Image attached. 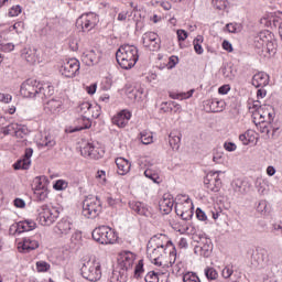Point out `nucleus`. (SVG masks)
<instances>
[{
    "mask_svg": "<svg viewBox=\"0 0 282 282\" xmlns=\"http://www.w3.org/2000/svg\"><path fill=\"white\" fill-rule=\"evenodd\" d=\"M138 58V47H135V45L123 44L116 52L117 63L122 69H131L132 67H135Z\"/></svg>",
    "mask_w": 282,
    "mask_h": 282,
    "instance_id": "f257e3e1",
    "label": "nucleus"
},
{
    "mask_svg": "<svg viewBox=\"0 0 282 282\" xmlns=\"http://www.w3.org/2000/svg\"><path fill=\"white\" fill-rule=\"evenodd\" d=\"M94 241L101 243L102 246H109L118 241V235L116 231L108 226H99L95 228L91 232Z\"/></svg>",
    "mask_w": 282,
    "mask_h": 282,
    "instance_id": "f03ea898",
    "label": "nucleus"
},
{
    "mask_svg": "<svg viewBox=\"0 0 282 282\" xmlns=\"http://www.w3.org/2000/svg\"><path fill=\"white\" fill-rule=\"evenodd\" d=\"M83 215L86 219H96L102 213V203L97 196H87L83 202Z\"/></svg>",
    "mask_w": 282,
    "mask_h": 282,
    "instance_id": "7ed1b4c3",
    "label": "nucleus"
},
{
    "mask_svg": "<svg viewBox=\"0 0 282 282\" xmlns=\"http://www.w3.org/2000/svg\"><path fill=\"white\" fill-rule=\"evenodd\" d=\"M58 215H61V212L56 207L42 205L37 208V221L41 226H52L58 219Z\"/></svg>",
    "mask_w": 282,
    "mask_h": 282,
    "instance_id": "20e7f679",
    "label": "nucleus"
},
{
    "mask_svg": "<svg viewBox=\"0 0 282 282\" xmlns=\"http://www.w3.org/2000/svg\"><path fill=\"white\" fill-rule=\"evenodd\" d=\"M82 276L87 281L96 282L100 281L102 271L100 270V262L96 260H89L80 268Z\"/></svg>",
    "mask_w": 282,
    "mask_h": 282,
    "instance_id": "39448f33",
    "label": "nucleus"
},
{
    "mask_svg": "<svg viewBox=\"0 0 282 282\" xmlns=\"http://www.w3.org/2000/svg\"><path fill=\"white\" fill-rule=\"evenodd\" d=\"M169 247L166 245L155 243L154 239L148 242L147 254L154 265H162V257L166 253Z\"/></svg>",
    "mask_w": 282,
    "mask_h": 282,
    "instance_id": "423d86ee",
    "label": "nucleus"
},
{
    "mask_svg": "<svg viewBox=\"0 0 282 282\" xmlns=\"http://www.w3.org/2000/svg\"><path fill=\"white\" fill-rule=\"evenodd\" d=\"M270 31L260 32V34L256 37V47L262 50L269 54V56H274L276 54V46H274V42L270 41Z\"/></svg>",
    "mask_w": 282,
    "mask_h": 282,
    "instance_id": "0eeeda50",
    "label": "nucleus"
},
{
    "mask_svg": "<svg viewBox=\"0 0 282 282\" xmlns=\"http://www.w3.org/2000/svg\"><path fill=\"white\" fill-rule=\"evenodd\" d=\"M90 109L91 104H89V101H85L78 106L77 111L82 115L79 121L83 122V124L69 130V133H76V131H83V129H89L91 127V119L89 118Z\"/></svg>",
    "mask_w": 282,
    "mask_h": 282,
    "instance_id": "6e6552de",
    "label": "nucleus"
},
{
    "mask_svg": "<svg viewBox=\"0 0 282 282\" xmlns=\"http://www.w3.org/2000/svg\"><path fill=\"white\" fill-rule=\"evenodd\" d=\"M99 21L100 18H98V14L93 12L84 13L77 19L76 25L84 32H91L98 25Z\"/></svg>",
    "mask_w": 282,
    "mask_h": 282,
    "instance_id": "1a4fd4ad",
    "label": "nucleus"
},
{
    "mask_svg": "<svg viewBox=\"0 0 282 282\" xmlns=\"http://www.w3.org/2000/svg\"><path fill=\"white\" fill-rule=\"evenodd\" d=\"M59 72L66 78H74V76H78L80 73V62L76 58L66 59L62 64Z\"/></svg>",
    "mask_w": 282,
    "mask_h": 282,
    "instance_id": "9d476101",
    "label": "nucleus"
},
{
    "mask_svg": "<svg viewBox=\"0 0 282 282\" xmlns=\"http://www.w3.org/2000/svg\"><path fill=\"white\" fill-rule=\"evenodd\" d=\"M221 171L209 172L204 178V186L212 193H219L221 191V178H219Z\"/></svg>",
    "mask_w": 282,
    "mask_h": 282,
    "instance_id": "9b49d317",
    "label": "nucleus"
},
{
    "mask_svg": "<svg viewBox=\"0 0 282 282\" xmlns=\"http://www.w3.org/2000/svg\"><path fill=\"white\" fill-rule=\"evenodd\" d=\"M40 82L35 79H26L22 83L20 94L24 98H39Z\"/></svg>",
    "mask_w": 282,
    "mask_h": 282,
    "instance_id": "f8f14e48",
    "label": "nucleus"
},
{
    "mask_svg": "<svg viewBox=\"0 0 282 282\" xmlns=\"http://www.w3.org/2000/svg\"><path fill=\"white\" fill-rule=\"evenodd\" d=\"M118 263L121 270H133V265L135 263V253L131 251H121L118 257Z\"/></svg>",
    "mask_w": 282,
    "mask_h": 282,
    "instance_id": "ddd939ff",
    "label": "nucleus"
},
{
    "mask_svg": "<svg viewBox=\"0 0 282 282\" xmlns=\"http://www.w3.org/2000/svg\"><path fill=\"white\" fill-rule=\"evenodd\" d=\"M143 47H147L151 52H158L160 50V36L155 32H147L142 35Z\"/></svg>",
    "mask_w": 282,
    "mask_h": 282,
    "instance_id": "4468645a",
    "label": "nucleus"
},
{
    "mask_svg": "<svg viewBox=\"0 0 282 282\" xmlns=\"http://www.w3.org/2000/svg\"><path fill=\"white\" fill-rule=\"evenodd\" d=\"M199 239V246L194 248V252L195 254H199V257L208 259L213 254V242L206 237H200Z\"/></svg>",
    "mask_w": 282,
    "mask_h": 282,
    "instance_id": "2eb2a0df",
    "label": "nucleus"
},
{
    "mask_svg": "<svg viewBox=\"0 0 282 282\" xmlns=\"http://www.w3.org/2000/svg\"><path fill=\"white\" fill-rule=\"evenodd\" d=\"M34 150L32 148H26L24 155L13 164L14 171H28L32 166V155Z\"/></svg>",
    "mask_w": 282,
    "mask_h": 282,
    "instance_id": "dca6fc26",
    "label": "nucleus"
},
{
    "mask_svg": "<svg viewBox=\"0 0 282 282\" xmlns=\"http://www.w3.org/2000/svg\"><path fill=\"white\" fill-rule=\"evenodd\" d=\"M39 248V240L32 237H24L22 241L18 243V250L22 254H28L32 252V250H36Z\"/></svg>",
    "mask_w": 282,
    "mask_h": 282,
    "instance_id": "f3484780",
    "label": "nucleus"
},
{
    "mask_svg": "<svg viewBox=\"0 0 282 282\" xmlns=\"http://www.w3.org/2000/svg\"><path fill=\"white\" fill-rule=\"evenodd\" d=\"M128 205L131 210H133L134 213H137V215H140L141 217H153V213H151V207L142 202L130 200Z\"/></svg>",
    "mask_w": 282,
    "mask_h": 282,
    "instance_id": "a211bd4d",
    "label": "nucleus"
},
{
    "mask_svg": "<svg viewBox=\"0 0 282 282\" xmlns=\"http://www.w3.org/2000/svg\"><path fill=\"white\" fill-rule=\"evenodd\" d=\"M187 208L184 203H180L175 205V213L183 219L184 221H188V219H193V203L189 198L186 199ZM186 208V212H184Z\"/></svg>",
    "mask_w": 282,
    "mask_h": 282,
    "instance_id": "6ab92c4d",
    "label": "nucleus"
},
{
    "mask_svg": "<svg viewBox=\"0 0 282 282\" xmlns=\"http://www.w3.org/2000/svg\"><path fill=\"white\" fill-rule=\"evenodd\" d=\"M74 225L69 218H62L55 226V232L59 237H67V235L72 234Z\"/></svg>",
    "mask_w": 282,
    "mask_h": 282,
    "instance_id": "aec40b11",
    "label": "nucleus"
},
{
    "mask_svg": "<svg viewBox=\"0 0 282 282\" xmlns=\"http://www.w3.org/2000/svg\"><path fill=\"white\" fill-rule=\"evenodd\" d=\"M35 228H36V223L32 219H26L15 225H12L10 227V232H12L13 230L14 234L18 232V235H21V232H30V230H34Z\"/></svg>",
    "mask_w": 282,
    "mask_h": 282,
    "instance_id": "412c9836",
    "label": "nucleus"
},
{
    "mask_svg": "<svg viewBox=\"0 0 282 282\" xmlns=\"http://www.w3.org/2000/svg\"><path fill=\"white\" fill-rule=\"evenodd\" d=\"M80 153L84 158H90V160H100L102 158L100 148H96L94 143H85L80 149Z\"/></svg>",
    "mask_w": 282,
    "mask_h": 282,
    "instance_id": "4be33fe9",
    "label": "nucleus"
},
{
    "mask_svg": "<svg viewBox=\"0 0 282 282\" xmlns=\"http://www.w3.org/2000/svg\"><path fill=\"white\" fill-rule=\"evenodd\" d=\"M129 120H131V112L121 110L112 118V124H116L119 129H124L129 124Z\"/></svg>",
    "mask_w": 282,
    "mask_h": 282,
    "instance_id": "5701e85b",
    "label": "nucleus"
},
{
    "mask_svg": "<svg viewBox=\"0 0 282 282\" xmlns=\"http://www.w3.org/2000/svg\"><path fill=\"white\" fill-rule=\"evenodd\" d=\"M175 200L171 197V194H164L163 198L159 202L160 210L164 212L165 215H169L173 210Z\"/></svg>",
    "mask_w": 282,
    "mask_h": 282,
    "instance_id": "b1692460",
    "label": "nucleus"
},
{
    "mask_svg": "<svg viewBox=\"0 0 282 282\" xmlns=\"http://www.w3.org/2000/svg\"><path fill=\"white\" fill-rule=\"evenodd\" d=\"M22 58L30 65H34L39 61V51L36 48H24L21 53Z\"/></svg>",
    "mask_w": 282,
    "mask_h": 282,
    "instance_id": "393cba45",
    "label": "nucleus"
},
{
    "mask_svg": "<svg viewBox=\"0 0 282 282\" xmlns=\"http://www.w3.org/2000/svg\"><path fill=\"white\" fill-rule=\"evenodd\" d=\"M62 106L63 101L58 99H51L46 104H44V111L46 113H59Z\"/></svg>",
    "mask_w": 282,
    "mask_h": 282,
    "instance_id": "a878e982",
    "label": "nucleus"
},
{
    "mask_svg": "<svg viewBox=\"0 0 282 282\" xmlns=\"http://www.w3.org/2000/svg\"><path fill=\"white\" fill-rule=\"evenodd\" d=\"M116 165L118 169L117 173L119 175H127V173L131 171V163L124 158L116 159Z\"/></svg>",
    "mask_w": 282,
    "mask_h": 282,
    "instance_id": "bb28decb",
    "label": "nucleus"
},
{
    "mask_svg": "<svg viewBox=\"0 0 282 282\" xmlns=\"http://www.w3.org/2000/svg\"><path fill=\"white\" fill-rule=\"evenodd\" d=\"M269 80H270V77L268 76V74L261 72L253 75L251 83L253 87L259 88V87H267Z\"/></svg>",
    "mask_w": 282,
    "mask_h": 282,
    "instance_id": "cd10ccee",
    "label": "nucleus"
},
{
    "mask_svg": "<svg viewBox=\"0 0 282 282\" xmlns=\"http://www.w3.org/2000/svg\"><path fill=\"white\" fill-rule=\"evenodd\" d=\"M54 94V86L50 85L48 83L41 84L39 87V97L42 100L45 98H50Z\"/></svg>",
    "mask_w": 282,
    "mask_h": 282,
    "instance_id": "c85d7f7f",
    "label": "nucleus"
},
{
    "mask_svg": "<svg viewBox=\"0 0 282 282\" xmlns=\"http://www.w3.org/2000/svg\"><path fill=\"white\" fill-rule=\"evenodd\" d=\"M100 58V54L94 50L87 51L83 55V61L88 65H96Z\"/></svg>",
    "mask_w": 282,
    "mask_h": 282,
    "instance_id": "c756f323",
    "label": "nucleus"
},
{
    "mask_svg": "<svg viewBox=\"0 0 282 282\" xmlns=\"http://www.w3.org/2000/svg\"><path fill=\"white\" fill-rule=\"evenodd\" d=\"M182 142V134L171 132L169 135V143L173 151H180V143Z\"/></svg>",
    "mask_w": 282,
    "mask_h": 282,
    "instance_id": "7c9ffc66",
    "label": "nucleus"
},
{
    "mask_svg": "<svg viewBox=\"0 0 282 282\" xmlns=\"http://www.w3.org/2000/svg\"><path fill=\"white\" fill-rule=\"evenodd\" d=\"M41 147H46V149H54L56 147V139L52 134H44L40 140Z\"/></svg>",
    "mask_w": 282,
    "mask_h": 282,
    "instance_id": "2f4dec72",
    "label": "nucleus"
},
{
    "mask_svg": "<svg viewBox=\"0 0 282 282\" xmlns=\"http://www.w3.org/2000/svg\"><path fill=\"white\" fill-rule=\"evenodd\" d=\"M193 94H195V89H191L187 93H170V98L173 100H188V98L193 97Z\"/></svg>",
    "mask_w": 282,
    "mask_h": 282,
    "instance_id": "473e14b6",
    "label": "nucleus"
},
{
    "mask_svg": "<svg viewBox=\"0 0 282 282\" xmlns=\"http://www.w3.org/2000/svg\"><path fill=\"white\" fill-rule=\"evenodd\" d=\"M239 140L245 147H247L250 142H254V131L247 130L245 133L239 135Z\"/></svg>",
    "mask_w": 282,
    "mask_h": 282,
    "instance_id": "72a5a7b5",
    "label": "nucleus"
},
{
    "mask_svg": "<svg viewBox=\"0 0 282 282\" xmlns=\"http://www.w3.org/2000/svg\"><path fill=\"white\" fill-rule=\"evenodd\" d=\"M257 257L259 261L264 263L265 265H270V251L268 249L262 248L257 251Z\"/></svg>",
    "mask_w": 282,
    "mask_h": 282,
    "instance_id": "f704fd0d",
    "label": "nucleus"
},
{
    "mask_svg": "<svg viewBox=\"0 0 282 282\" xmlns=\"http://www.w3.org/2000/svg\"><path fill=\"white\" fill-rule=\"evenodd\" d=\"M202 43H204V36L197 35L193 41L194 52H196V54H204V47H202Z\"/></svg>",
    "mask_w": 282,
    "mask_h": 282,
    "instance_id": "c9c22d12",
    "label": "nucleus"
},
{
    "mask_svg": "<svg viewBox=\"0 0 282 282\" xmlns=\"http://www.w3.org/2000/svg\"><path fill=\"white\" fill-rule=\"evenodd\" d=\"M140 141L142 144H153V132L143 130L140 132Z\"/></svg>",
    "mask_w": 282,
    "mask_h": 282,
    "instance_id": "e433bc0d",
    "label": "nucleus"
},
{
    "mask_svg": "<svg viewBox=\"0 0 282 282\" xmlns=\"http://www.w3.org/2000/svg\"><path fill=\"white\" fill-rule=\"evenodd\" d=\"M282 262V250H272L270 251V263H281Z\"/></svg>",
    "mask_w": 282,
    "mask_h": 282,
    "instance_id": "4c0bfd02",
    "label": "nucleus"
},
{
    "mask_svg": "<svg viewBox=\"0 0 282 282\" xmlns=\"http://www.w3.org/2000/svg\"><path fill=\"white\" fill-rule=\"evenodd\" d=\"M34 191H43L47 188V183L45 182V176H36L34 180Z\"/></svg>",
    "mask_w": 282,
    "mask_h": 282,
    "instance_id": "58836bf2",
    "label": "nucleus"
},
{
    "mask_svg": "<svg viewBox=\"0 0 282 282\" xmlns=\"http://www.w3.org/2000/svg\"><path fill=\"white\" fill-rule=\"evenodd\" d=\"M205 276L208 279V281H215L217 280V276H219V273H217V270L213 267L205 268Z\"/></svg>",
    "mask_w": 282,
    "mask_h": 282,
    "instance_id": "ea45409f",
    "label": "nucleus"
},
{
    "mask_svg": "<svg viewBox=\"0 0 282 282\" xmlns=\"http://www.w3.org/2000/svg\"><path fill=\"white\" fill-rule=\"evenodd\" d=\"M17 129H19V123H11L2 128L3 135H14Z\"/></svg>",
    "mask_w": 282,
    "mask_h": 282,
    "instance_id": "a19ab883",
    "label": "nucleus"
},
{
    "mask_svg": "<svg viewBox=\"0 0 282 282\" xmlns=\"http://www.w3.org/2000/svg\"><path fill=\"white\" fill-rule=\"evenodd\" d=\"M166 248H171L172 250L170 251V265H173L175 261L177 260V251H175V248L173 247L172 241L166 242Z\"/></svg>",
    "mask_w": 282,
    "mask_h": 282,
    "instance_id": "79ce46f5",
    "label": "nucleus"
},
{
    "mask_svg": "<svg viewBox=\"0 0 282 282\" xmlns=\"http://www.w3.org/2000/svg\"><path fill=\"white\" fill-rule=\"evenodd\" d=\"M47 195H50V191L47 188L34 191V196L37 199V202H45Z\"/></svg>",
    "mask_w": 282,
    "mask_h": 282,
    "instance_id": "37998d69",
    "label": "nucleus"
},
{
    "mask_svg": "<svg viewBox=\"0 0 282 282\" xmlns=\"http://www.w3.org/2000/svg\"><path fill=\"white\" fill-rule=\"evenodd\" d=\"M100 113H102V108L100 105H91L90 104V112L89 118H100Z\"/></svg>",
    "mask_w": 282,
    "mask_h": 282,
    "instance_id": "c03bdc74",
    "label": "nucleus"
},
{
    "mask_svg": "<svg viewBox=\"0 0 282 282\" xmlns=\"http://www.w3.org/2000/svg\"><path fill=\"white\" fill-rule=\"evenodd\" d=\"M225 32H229L230 34H237V32H241V26L237 23H228L226 24Z\"/></svg>",
    "mask_w": 282,
    "mask_h": 282,
    "instance_id": "a18cd8bd",
    "label": "nucleus"
},
{
    "mask_svg": "<svg viewBox=\"0 0 282 282\" xmlns=\"http://www.w3.org/2000/svg\"><path fill=\"white\" fill-rule=\"evenodd\" d=\"M183 281L184 282H202L199 280V276H197V273L195 272H187L183 275Z\"/></svg>",
    "mask_w": 282,
    "mask_h": 282,
    "instance_id": "49530a36",
    "label": "nucleus"
},
{
    "mask_svg": "<svg viewBox=\"0 0 282 282\" xmlns=\"http://www.w3.org/2000/svg\"><path fill=\"white\" fill-rule=\"evenodd\" d=\"M206 105L209 106V111L213 113H218V111H221V109L218 107L219 101L217 99L207 100Z\"/></svg>",
    "mask_w": 282,
    "mask_h": 282,
    "instance_id": "de8ad7c7",
    "label": "nucleus"
},
{
    "mask_svg": "<svg viewBox=\"0 0 282 282\" xmlns=\"http://www.w3.org/2000/svg\"><path fill=\"white\" fill-rule=\"evenodd\" d=\"M164 105H167V109L170 111H174V113H182V106L175 101H167Z\"/></svg>",
    "mask_w": 282,
    "mask_h": 282,
    "instance_id": "09e8293b",
    "label": "nucleus"
},
{
    "mask_svg": "<svg viewBox=\"0 0 282 282\" xmlns=\"http://www.w3.org/2000/svg\"><path fill=\"white\" fill-rule=\"evenodd\" d=\"M249 109L252 111L253 116L254 113H261L263 109H268V106H261V102L254 101L252 106L249 107Z\"/></svg>",
    "mask_w": 282,
    "mask_h": 282,
    "instance_id": "8fccbe9b",
    "label": "nucleus"
},
{
    "mask_svg": "<svg viewBox=\"0 0 282 282\" xmlns=\"http://www.w3.org/2000/svg\"><path fill=\"white\" fill-rule=\"evenodd\" d=\"M144 272V261L139 260L138 264L134 268V276L135 279H140Z\"/></svg>",
    "mask_w": 282,
    "mask_h": 282,
    "instance_id": "3c124183",
    "label": "nucleus"
},
{
    "mask_svg": "<svg viewBox=\"0 0 282 282\" xmlns=\"http://www.w3.org/2000/svg\"><path fill=\"white\" fill-rule=\"evenodd\" d=\"M144 279L145 282H160V272L150 271Z\"/></svg>",
    "mask_w": 282,
    "mask_h": 282,
    "instance_id": "603ef678",
    "label": "nucleus"
},
{
    "mask_svg": "<svg viewBox=\"0 0 282 282\" xmlns=\"http://www.w3.org/2000/svg\"><path fill=\"white\" fill-rule=\"evenodd\" d=\"M28 133V128L25 126L18 124V129H15V138H20V140H23Z\"/></svg>",
    "mask_w": 282,
    "mask_h": 282,
    "instance_id": "864d4df0",
    "label": "nucleus"
},
{
    "mask_svg": "<svg viewBox=\"0 0 282 282\" xmlns=\"http://www.w3.org/2000/svg\"><path fill=\"white\" fill-rule=\"evenodd\" d=\"M36 270H37V272H47V270H50V263H47L45 261H37Z\"/></svg>",
    "mask_w": 282,
    "mask_h": 282,
    "instance_id": "5fc2aeb1",
    "label": "nucleus"
},
{
    "mask_svg": "<svg viewBox=\"0 0 282 282\" xmlns=\"http://www.w3.org/2000/svg\"><path fill=\"white\" fill-rule=\"evenodd\" d=\"M0 50L1 52H12L14 50V44L2 41V43H0Z\"/></svg>",
    "mask_w": 282,
    "mask_h": 282,
    "instance_id": "6e6d98bb",
    "label": "nucleus"
},
{
    "mask_svg": "<svg viewBox=\"0 0 282 282\" xmlns=\"http://www.w3.org/2000/svg\"><path fill=\"white\" fill-rule=\"evenodd\" d=\"M68 184L66 181L64 180H58L56 181V183L53 185V188H55V191H65V188H67Z\"/></svg>",
    "mask_w": 282,
    "mask_h": 282,
    "instance_id": "4d7b16f0",
    "label": "nucleus"
},
{
    "mask_svg": "<svg viewBox=\"0 0 282 282\" xmlns=\"http://www.w3.org/2000/svg\"><path fill=\"white\" fill-rule=\"evenodd\" d=\"M144 175H145V177H148V180H152V182H154V184H158V180H160V176L158 174L153 173V171H151V170H145Z\"/></svg>",
    "mask_w": 282,
    "mask_h": 282,
    "instance_id": "13d9d810",
    "label": "nucleus"
},
{
    "mask_svg": "<svg viewBox=\"0 0 282 282\" xmlns=\"http://www.w3.org/2000/svg\"><path fill=\"white\" fill-rule=\"evenodd\" d=\"M223 75L225 78H228V80H234L235 78V72H232L231 67L223 68Z\"/></svg>",
    "mask_w": 282,
    "mask_h": 282,
    "instance_id": "bf43d9fd",
    "label": "nucleus"
},
{
    "mask_svg": "<svg viewBox=\"0 0 282 282\" xmlns=\"http://www.w3.org/2000/svg\"><path fill=\"white\" fill-rule=\"evenodd\" d=\"M259 129H260L261 133H265L267 135L270 137L271 127L268 126V123H265V121L261 120Z\"/></svg>",
    "mask_w": 282,
    "mask_h": 282,
    "instance_id": "052dcab7",
    "label": "nucleus"
},
{
    "mask_svg": "<svg viewBox=\"0 0 282 282\" xmlns=\"http://www.w3.org/2000/svg\"><path fill=\"white\" fill-rule=\"evenodd\" d=\"M0 102L10 105V102H12V95L0 93Z\"/></svg>",
    "mask_w": 282,
    "mask_h": 282,
    "instance_id": "680f3d73",
    "label": "nucleus"
},
{
    "mask_svg": "<svg viewBox=\"0 0 282 282\" xmlns=\"http://www.w3.org/2000/svg\"><path fill=\"white\" fill-rule=\"evenodd\" d=\"M258 213H268L270 209L268 208V202L261 200L257 207Z\"/></svg>",
    "mask_w": 282,
    "mask_h": 282,
    "instance_id": "e2e57ef3",
    "label": "nucleus"
},
{
    "mask_svg": "<svg viewBox=\"0 0 282 282\" xmlns=\"http://www.w3.org/2000/svg\"><path fill=\"white\" fill-rule=\"evenodd\" d=\"M177 63H180V58L175 55L171 56L167 63V69H173Z\"/></svg>",
    "mask_w": 282,
    "mask_h": 282,
    "instance_id": "0e129e2a",
    "label": "nucleus"
},
{
    "mask_svg": "<svg viewBox=\"0 0 282 282\" xmlns=\"http://www.w3.org/2000/svg\"><path fill=\"white\" fill-rule=\"evenodd\" d=\"M106 202L108 204V206H111L112 208H115V206H118V204H120V198H113L111 196H107Z\"/></svg>",
    "mask_w": 282,
    "mask_h": 282,
    "instance_id": "69168bd1",
    "label": "nucleus"
},
{
    "mask_svg": "<svg viewBox=\"0 0 282 282\" xmlns=\"http://www.w3.org/2000/svg\"><path fill=\"white\" fill-rule=\"evenodd\" d=\"M226 1L228 0H213L212 3L217 10H224L226 8Z\"/></svg>",
    "mask_w": 282,
    "mask_h": 282,
    "instance_id": "338daca9",
    "label": "nucleus"
},
{
    "mask_svg": "<svg viewBox=\"0 0 282 282\" xmlns=\"http://www.w3.org/2000/svg\"><path fill=\"white\" fill-rule=\"evenodd\" d=\"M20 13H21V6L12 7V8L9 10V17H19Z\"/></svg>",
    "mask_w": 282,
    "mask_h": 282,
    "instance_id": "774afa93",
    "label": "nucleus"
}]
</instances>
